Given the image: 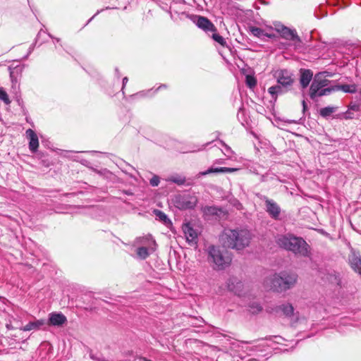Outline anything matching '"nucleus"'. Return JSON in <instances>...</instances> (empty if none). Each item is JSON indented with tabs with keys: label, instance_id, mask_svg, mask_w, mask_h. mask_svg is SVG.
Instances as JSON below:
<instances>
[{
	"label": "nucleus",
	"instance_id": "9b49d317",
	"mask_svg": "<svg viewBox=\"0 0 361 361\" xmlns=\"http://www.w3.org/2000/svg\"><path fill=\"white\" fill-rule=\"evenodd\" d=\"M67 322L66 317L61 312H53L49 314L48 324L54 326H62Z\"/></svg>",
	"mask_w": 361,
	"mask_h": 361
},
{
	"label": "nucleus",
	"instance_id": "f3484780",
	"mask_svg": "<svg viewBox=\"0 0 361 361\" xmlns=\"http://www.w3.org/2000/svg\"><path fill=\"white\" fill-rule=\"evenodd\" d=\"M238 168H230V167H211L204 171L199 173V176H206L212 173H233L238 171Z\"/></svg>",
	"mask_w": 361,
	"mask_h": 361
},
{
	"label": "nucleus",
	"instance_id": "aec40b11",
	"mask_svg": "<svg viewBox=\"0 0 361 361\" xmlns=\"http://www.w3.org/2000/svg\"><path fill=\"white\" fill-rule=\"evenodd\" d=\"M250 32L253 36L261 39L265 37L268 38H274L275 37L274 34L266 32L263 29L257 27H250Z\"/></svg>",
	"mask_w": 361,
	"mask_h": 361
},
{
	"label": "nucleus",
	"instance_id": "0eeeda50",
	"mask_svg": "<svg viewBox=\"0 0 361 361\" xmlns=\"http://www.w3.org/2000/svg\"><path fill=\"white\" fill-rule=\"evenodd\" d=\"M187 16L198 28L204 32L209 33L216 31L215 25L207 18L198 15H188Z\"/></svg>",
	"mask_w": 361,
	"mask_h": 361
},
{
	"label": "nucleus",
	"instance_id": "4468645a",
	"mask_svg": "<svg viewBox=\"0 0 361 361\" xmlns=\"http://www.w3.org/2000/svg\"><path fill=\"white\" fill-rule=\"evenodd\" d=\"M27 138L29 140L28 147L32 153L37 151L39 147V139L36 133L32 129H27L25 131Z\"/></svg>",
	"mask_w": 361,
	"mask_h": 361
},
{
	"label": "nucleus",
	"instance_id": "e433bc0d",
	"mask_svg": "<svg viewBox=\"0 0 361 361\" xmlns=\"http://www.w3.org/2000/svg\"><path fill=\"white\" fill-rule=\"evenodd\" d=\"M168 87V85H166V84H161L160 85L159 87H157V88H154V92H155V94H157L159 90H161L163 89H166Z\"/></svg>",
	"mask_w": 361,
	"mask_h": 361
},
{
	"label": "nucleus",
	"instance_id": "b1692460",
	"mask_svg": "<svg viewBox=\"0 0 361 361\" xmlns=\"http://www.w3.org/2000/svg\"><path fill=\"white\" fill-rule=\"evenodd\" d=\"M335 89V91L336 90H341L344 92L347 93H354L357 90V87L355 85H337L334 87Z\"/></svg>",
	"mask_w": 361,
	"mask_h": 361
},
{
	"label": "nucleus",
	"instance_id": "cd10ccee",
	"mask_svg": "<svg viewBox=\"0 0 361 361\" xmlns=\"http://www.w3.org/2000/svg\"><path fill=\"white\" fill-rule=\"evenodd\" d=\"M154 214L156 215L157 218L159 221H162L165 225L171 224V221L169 219V218L163 212L156 209V210H154Z\"/></svg>",
	"mask_w": 361,
	"mask_h": 361
},
{
	"label": "nucleus",
	"instance_id": "58836bf2",
	"mask_svg": "<svg viewBox=\"0 0 361 361\" xmlns=\"http://www.w3.org/2000/svg\"><path fill=\"white\" fill-rule=\"evenodd\" d=\"M62 152H64V154L63 155V157H67L68 159H73L74 161H77V159L75 157H71L68 154L71 152H68V151H62Z\"/></svg>",
	"mask_w": 361,
	"mask_h": 361
},
{
	"label": "nucleus",
	"instance_id": "20e7f679",
	"mask_svg": "<svg viewBox=\"0 0 361 361\" xmlns=\"http://www.w3.org/2000/svg\"><path fill=\"white\" fill-rule=\"evenodd\" d=\"M326 73V72H320L314 75L310 88V97L312 99L329 95L335 91L334 87H329L330 80L326 78L328 75Z\"/></svg>",
	"mask_w": 361,
	"mask_h": 361
},
{
	"label": "nucleus",
	"instance_id": "4be33fe9",
	"mask_svg": "<svg viewBox=\"0 0 361 361\" xmlns=\"http://www.w3.org/2000/svg\"><path fill=\"white\" fill-rule=\"evenodd\" d=\"M223 212L222 209L215 206H207L203 208V213L206 216H220Z\"/></svg>",
	"mask_w": 361,
	"mask_h": 361
},
{
	"label": "nucleus",
	"instance_id": "6ab92c4d",
	"mask_svg": "<svg viewBox=\"0 0 361 361\" xmlns=\"http://www.w3.org/2000/svg\"><path fill=\"white\" fill-rule=\"evenodd\" d=\"M289 87H285L284 86L278 84L274 86H271L268 89V92L271 95V97L276 99L278 95L286 93Z\"/></svg>",
	"mask_w": 361,
	"mask_h": 361
},
{
	"label": "nucleus",
	"instance_id": "6e6552de",
	"mask_svg": "<svg viewBox=\"0 0 361 361\" xmlns=\"http://www.w3.org/2000/svg\"><path fill=\"white\" fill-rule=\"evenodd\" d=\"M174 202L176 207L180 209H192L197 203V198L188 194L178 195L175 197Z\"/></svg>",
	"mask_w": 361,
	"mask_h": 361
},
{
	"label": "nucleus",
	"instance_id": "a878e982",
	"mask_svg": "<svg viewBox=\"0 0 361 361\" xmlns=\"http://www.w3.org/2000/svg\"><path fill=\"white\" fill-rule=\"evenodd\" d=\"M155 92L154 88L142 90L140 91L135 94H133L131 97H135L138 98H145V97H152L155 95Z\"/></svg>",
	"mask_w": 361,
	"mask_h": 361
},
{
	"label": "nucleus",
	"instance_id": "412c9836",
	"mask_svg": "<svg viewBox=\"0 0 361 361\" xmlns=\"http://www.w3.org/2000/svg\"><path fill=\"white\" fill-rule=\"evenodd\" d=\"M45 324L44 319H38L34 322H30L25 326L22 327L20 329L23 331H28L31 330H37L39 329L41 326H42Z\"/></svg>",
	"mask_w": 361,
	"mask_h": 361
},
{
	"label": "nucleus",
	"instance_id": "2f4dec72",
	"mask_svg": "<svg viewBox=\"0 0 361 361\" xmlns=\"http://www.w3.org/2000/svg\"><path fill=\"white\" fill-rule=\"evenodd\" d=\"M0 99L3 101L6 104L11 103L8 95L3 87H0Z\"/></svg>",
	"mask_w": 361,
	"mask_h": 361
},
{
	"label": "nucleus",
	"instance_id": "37998d69",
	"mask_svg": "<svg viewBox=\"0 0 361 361\" xmlns=\"http://www.w3.org/2000/svg\"><path fill=\"white\" fill-rule=\"evenodd\" d=\"M242 343H240L239 341H235V342H233L231 344L235 347H240V345Z\"/></svg>",
	"mask_w": 361,
	"mask_h": 361
},
{
	"label": "nucleus",
	"instance_id": "a19ab883",
	"mask_svg": "<svg viewBox=\"0 0 361 361\" xmlns=\"http://www.w3.org/2000/svg\"><path fill=\"white\" fill-rule=\"evenodd\" d=\"M214 335L216 336V337H219L220 335L226 338L228 337V336L225 335V334H223L221 333H220L219 331H217L216 332L214 333ZM228 338H230V336H228Z\"/></svg>",
	"mask_w": 361,
	"mask_h": 361
},
{
	"label": "nucleus",
	"instance_id": "ea45409f",
	"mask_svg": "<svg viewBox=\"0 0 361 361\" xmlns=\"http://www.w3.org/2000/svg\"><path fill=\"white\" fill-rule=\"evenodd\" d=\"M128 78L127 77H124V78H123V85H122V88H121V90H122V92H123V94H124V91H123V90H124V87H125V86H126V83L128 82Z\"/></svg>",
	"mask_w": 361,
	"mask_h": 361
},
{
	"label": "nucleus",
	"instance_id": "f8f14e48",
	"mask_svg": "<svg viewBox=\"0 0 361 361\" xmlns=\"http://www.w3.org/2000/svg\"><path fill=\"white\" fill-rule=\"evenodd\" d=\"M228 288L230 291L234 293L239 297H244L245 294L243 293L244 284L237 278H231L228 281Z\"/></svg>",
	"mask_w": 361,
	"mask_h": 361
},
{
	"label": "nucleus",
	"instance_id": "423d86ee",
	"mask_svg": "<svg viewBox=\"0 0 361 361\" xmlns=\"http://www.w3.org/2000/svg\"><path fill=\"white\" fill-rule=\"evenodd\" d=\"M276 30L281 35L282 38L290 41L295 49L302 47V40L295 29H290L283 25H279L276 27Z\"/></svg>",
	"mask_w": 361,
	"mask_h": 361
},
{
	"label": "nucleus",
	"instance_id": "de8ad7c7",
	"mask_svg": "<svg viewBox=\"0 0 361 361\" xmlns=\"http://www.w3.org/2000/svg\"><path fill=\"white\" fill-rule=\"evenodd\" d=\"M94 16H93L91 18H90L85 25H87L94 18Z\"/></svg>",
	"mask_w": 361,
	"mask_h": 361
},
{
	"label": "nucleus",
	"instance_id": "393cba45",
	"mask_svg": "<svg viewBox=\"0 0 361 361\" xmlns=\"http://www.w3.org/2000/svg\"><path fill=\"white\" fill-rule=\"evenodd\" d=\"M153 252L147 249L146 246H140L137 249V255L141 259H145Z\"/></svg>",
	"mask_w": 361,
	"mask_h": 361
},
{
	"label": "nucleus",
	"instance_id": "39448f33",
	"mask_svg": "<svg viewBox=\"0 0 361 361\" xmlns=\"http://www.w3.org/2000/svg\"><path fill=\"white\" fill-rule=\"evenodd\" d=\"M209 259L212 261L218 269H224L231 262V256L228 252L221 250L214 245L208 247Z\"/></svg>",
	"mask_w": 361,
	"mask_h": 361
},
{
	"label": "nucleus",
	"instance_id": "7c9ffc66",
	"mask_svg": "<svg viewBox=\"0 0 361 361\" xmlns=\"http://www.w3.org/2000/svg\"><path fill=\"white\" fill-rule=\"evenodd\" d=\"M216 32H217V30L215 32H212V38L215 42H216L217 43L221 44V46H223V47L226 46V42L225 39L222 36H221L219 34H218Z\"/></svg>",
	"mask_w": 361,
	"mask_h": 361
},
{
	"label": "nucleus",
	"instance_id": "c9c22d12",
	"mask_svg": "<svg viewBox=\"0 0 361 361\" xmlns=\"http://www.w3.org/2000/svg\"><path fill=\"white\" fill-rule=\"evenodd\" d=\"M170 181L177 183L178 185H183L185 183V180L181 178H171Z\"/></svg>",
	"mask_w": 361,
	"mask_h": 361
},
{
	"label": "nucleus",
	"instance_id": "7ed1b4c3",
	"mask_svg": "<svg viewBox=\"0 0 361 361\" xmlns=\"http://www.w3.org/2000/svg\"><path fill=\"white\" fill-rule=\"evenodd\" d=\"M298 276L292 272L283 271L265 279L266 288L282 293L292 288L297 282Z\"/></svg>",
	"mask_w": 361,
	"mask_h": 361
},
{
	"label": "nucleus",
	"instance_id": "9d476101",
	"mask_svg": "<svg viewBox=\"0 0 361 361\" xmlns=\"http://www.w3.org/2000/svg\"><path fill=\"white\" fill-rule=\"evenodd\" d=\"M187 243L189 245H194L197 243L198 232L194 229L190 223H185L182 226Z\"/></svg>",
	"mask_w": 361,
	"mask_h": 361
},
{
	"label": "nucleus",
	"instance_id": "3c124183",
	"mask_svg": "<svg viewBox=\"0 0 361 361\" xmlns=\"http://www.w3.org/2000/svg\"><path fill=\"white\" fill-rule=\"evenodd\" d=\"M94 171H96L97 173H100V172L97 170H94Z\"/></svg>",
	"mask_w": 361,
	"mask_h": 361
},
{
	"label": "nucleus",
	"instance_id": "f704fd0d",
	"mask_svg": "<svg viewBox=\"0 0 361 361\" xmlns=\"http://www.w3.org/2000/svg\"><path fill=\"white\" fill-rule=\"evenodd\" d=\"M221 143L223 144V145L225 147V150H226V152H224V154L231 157V154H233V152L232 151V149H231V147L229 146H228L227 145H226L224 142H223L221 141Z\"/></svg>",
	"mask_w": 361,
	"mask_h": 361
},
{
	"label": "nucleus",
	"instance_id": "8fccbe9b",
	"mask_svg": "<svg viewBox=\"0 0 361 361\" xmlns=\"http://www.w3.org/2000/svg\"><path fill=\"white\" fill-rule=\"evenodd\" d=\"M55 39H56V41L57 42H59L60 41V39H59V38H55Z\"/></svg>",
	"mask_w": 361,
	"mask_h": 361
},
{
	"label": "nucleus",
	"instance_id": "f03ea898",
	"mask_svg": "<svg viewBox=\"0 0 361 361\" xmlns=\"http://www.w3.org/2000/svg\"><path fill=\"white\" fill-rule=\"evenodd\" d=\"M276 244L281 248L290 251L295 255L309 257L310 247L307 242L300 237L291 234L281 235L276 239Z\"/></svg>",
	"mask_w": 361,
	"mask_h": 361
},
{
	"label": "nucleus",
	"instance_id": "72a5a7b5",
	"mask_svg": "<svg viewBox=\"0 0 361 361\" xmlns=\"http://www.w3.org/2000/svg\"><path fill=\"white\" fill-rule=\"evenodd\" d=\"M159 183H160V178L157 175H154L152 176V178L149 180V183L153 187L158 186Z\"/></svg>",
	"mask_w": 361,
	"mask_h": 361
},
{
	"label": "nucleus",
	"instance_id": "5701e85b",
	"mask_svg": "<svg viewBox=\"0 0 361 361\" xmlns=\"http://www.w3.org/2000/svg\"><path fill=\"white\" fill-rule=\"evenodd\" d=\"M23 66H17L13 68H10V78L13 83L18 82V77L23 72Z\"/></svg>",
	"mask_w": 361,
	"mask_h": 361
},
{
	"label": "nucleus",
	"instance_id": "bb28decb",
	"mask_svg": "<svg viewBox=\"0 0 361 361\" xmlns=\"http://www.w3.org/2000/svg\"><path fill=\"white\" fill-rule=\"evenodd\" d=\"M279 309L283 313L286 317H291L293 315L294 309L290 304H283L279 307Z\"/></svg>",
	"mask_w": 361,
	"mask_h": 361
},
{
	"label": "nucleus",
	"instance_id": "09e8293b",
	"mask_svg": "<svg viewBox=\"0 0 361 361\" xmlns=\"http://www.w3.org/2000/svg\"><path fill=\"white\" fill-rule=\"evenodd\" d=\"M116 74H117L118 78H119V77H120V75H119V72H118V68H116Z\"/></svg>",
	"mask_w": 361,
	"mask_h": 361
},
{
	"label": "nucleus",
	"instance_id": "2eb2a0df",
	"mask_svg": "<svg viewBox=\"0 0 361 361\" xmlns=\"http://www.w3.org/2000/svg\"><path fill=\"white\" fill-rule=\"evenodd\" d=\"M136 243L137 244H140L141 246H146L147 249L152 252H154L156 250L157 246L155 240L150 234H148L142 237L137 238Z\"/></svg>",
	"mask_w": 361,
	"mask_h": 361
},
{
	"label": "nucleus",
	"instance_id": "473e14b6",
	"mask_svg": "<svg viewBox=\"0 0 361 361\" xmlns=\"http://www.w3.org/2000/svg\"><path fill=\"white\" fill-rule=\"evenodd\" d=\"M246 84L247 85L248 87H253L256 85L257 82L253 77L248 75L246 77Z\"/></svg>",
	"mask_w": 361,
	"mask_h": 361
},
{
	"label": "nucleus",
	"instance_id": "c756f323",
	"mask_svg": "<svg viewBox=\"0 0 361 361\" xmlns=\"http://www.w3.org/2000/svg\"><path fill=\"white\" fill-rule=\"evenodd\" d=\"M248 307L250 312H251L252 314L258 313L261 312L262 310V307L261 306V305L256 301L250 302Z\"/></svg>",
	"mask_w": 361,
	"mask_h": 361
},
{
	"label": "nucleus",
	"instance_id": "c03bdc74",
	"mask_svg": "<svg viewBox=\"0 0 361 361\" xmlns=\"http://www.w3.org/2000/svg\"><path fill=\"white\" fill-rule=\"evenodd\" d=\"M80 162H81L83 165H85V166H87V163H88V161H87V160H85V159H82V160L80 161Z\"/></svg>",
	"mask_w": 361,
	"mask_h": 361
},
{
	"label": "nucleus",
	"instance_id": "a18cd8bd",
	"mask_svg": "<svg viewBox=\"0 0 361 361\" xmlns=\"http://www.w3.org/2000/svg\"><path fill=\"white\" fill-rule=\"evenodd\" d=\"M42 33H44L42 30H40V31L38 32L37 36V39H36V40H37V39L39 38V37L42 35Z\"/></svg>",
	"mask_w": 361,
	"mask_h": 361
},
{
	"label": "nucleus",
	"instance_id": "79ce46f5",
	"mask_svg": "<svg viewBox=\"0 0 361 361\" xmlns=\"http://www.w3.org/2000/svg\"><path fill=\"white\" fill-rule=\"evenodd\" d=\"M302 110H303V111H305L307 109V104L305 100H302Z\"/></svg>",
	"mask_w": 361,
	"mask_h": 361
},
{
	"label": "nucleus",
	"instance_id": "ddd939ff",
	"mask_svg": "<svg viewBox=\"0 0 361 361\" xmlns=\"http://www.w3.org/2000/svg\"><path fill=\"white\" fill-rule=\"evenodd\" d=\"M348 259L351 268L361 275V256L360 253L352 248Z\"/></svg>",
	"mask_w": 361,
	"mask_h": 361
},
{
	"label": "nucleus",
	"instance_id": "1a4fd4ad",
	"mask_svg": "<svg viewBox=\"0 0 361 361\" xmlns=\"http://www.w3.org/2000/svg\"><path fill=\"white\" fill-rule=\"evenodd\" d=\"M274 77L277 83L285 87H290L293 83V74L287 69H279L274 72Z\"/></svg>",
	"mask_w": 361,
	"mask_h": 361
},
{
	"label": "nucleus",
	"instance_id": "a211bd4d",
	"mask_svg": "<svg viewBox=\"0 0 361 361\" xmlns=\"http://www.w3.org/2000/svg\"><path fill=\"white\" fill-rule=\"evenodd\" d=\"M313 73L309 69H302L300 71V82L303 89L306 88L312 80Z\"/></svg>",
	"mask_w": 361,
	"mask_h": 361
},
{
	"label": "nucleus",
	"instance_id": "c85d7f7f",
	"mask_svg": "<svg viewBox=\"0 0 361 361\" xmlns=\"http://www.w3.org/2000/svg\"><path fill=\"white\" fill-rule=\"evenodd\" d=\"M337 109V107L334 106H326L324 108H322L319 110V114L324 117L327 118L330 116L333 113H334Z\"/></svg>",
	"mask_w": 361,
	"mask_h": 361
},
{
	"label": "nucleus",
	"instance_id": "f257e3e1",
	"mask_svg": "<svg viewBox=\"0 0 361 361\" xmlns=\"http://www.w3.org/2000/svg\"><path fill=\"white\" fill-rule=\"evenodd\" d=\"M251 233L246 228H225L220 235V240L224 247L240 250L250 243Z\"/></svg>",
	"mask_w": 361,
	"mask_h": 361
},
{
	"label": "nucleus",
	"instance_id": "dca6fc26",
	"mask_svg": "<svg viewBox=\"0 0 361 361\" xmlns=\"http://www.w3.org/2000/svg\"><path fill=\"white\" fill-rule=\"evenodd\" d=\"M267 211L269 215L274 219H277L281 212L279 205L271 200H265Z\"/></svg>",
	"mask_w": 361,
	"mask_h": 361
},
{
	"label": "nucleus",
	"instance_id": "49530a36",
	"mask_svg": "<svg viewBox=\"0 0 361 361\" xmlns=\"http://www.w3.org/2000/svg\"><path fill=\"white\" fill-rule=\"evenodd\" d=\"M140 361H150L149 360H147V358L145 357H141L140 358Z\"/></svg>",
	"mask_w": 361,
	"mask_h": 361
},
{
	"label": "nucleus",
	"instance_id": "4c0bfd02",
	"mask_svg": "<svg viewBox=\"0 0 361 361\" xmlns=\"http://www.w3.org/2000/svg\"><path fill=\"white\" fill-rule=\"evenodd\" d=\"M35 45L32 44L30 45L27 54L23 57V59H27L29 55L33 51Z\"/></svg>",
	"mask_w": 361,
	"mask_h": 361
}]
</instances>
